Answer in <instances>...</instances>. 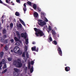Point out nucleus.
<instances>
[{"mask_svg":"<svg viewBox=\"0 0 76 76\" xmlns=\"http://www.w3.org/2000/svg\"><path fill=\"white\" fill-rule=\"evenodd\" d=\"M34 29L35 32H37L35 33L37 37H39H39H41L44 36V38L45 37V34L42 31L40 30L39 29H38L37 28H34Z\"/></svg>","mask_w":76,"mask_h":76,"instance_id":"obj_1","label":"nucleus"},{"mask_svg":"<svg viewBox=\"0 0 76 76\" xmlns=\"http://www.w3.org/2000/svg\"><path fill=\"white\" fill-rule=\"evenodd\" d=\"M14 51L15 53H16V51L18 52V54L19 55H21L22 54V53L20 51V48L19 47L15 46L14 49Z\"/></svg>","mask_w":76,"mask_h":76,"instance_id":"obj_2","label":"nucleus"},{"mask_svg":"<svg viewBox=\"0 0 76 76\" xmlns=\"http://www.w3.org/2000/svg\"><path fill=\"white\" fill-rule=\"evenodd\" d=\"M51 33L53 35V37L54 39L55 40H57V36H56V33L55 31L54 30H52Z\"/></svg>","mask_w":76,"mask_h":76,"instance_id":"obj_3","label":"nucleus"},{"mask_svg":"<svg viewBox=\"0 0 76 76\" xmlns=\"http://www.w3.org/2000/svg\"><path fill=\"white\" fill-rule=\"evenodd\" d=\"M22 66V64L21 63V60L19 59H18L17 61V67H21Z\"/></svg>","mask_w":76,"mask_h":76,"instance_id":"obj_4","label":"nucleus"},{"mask_svg":"<svg viewBox=\"0 0 76 76\" xmlns=\"http://www.w3.org/2000/svg\"><path fill=\"white\" fill-rule=\"evenodd\" d=\"M38 23L39 25L41 26H43L45 25L46 24V23L45 21H43L42 20H38Z\"/></svg>","mask_w":76,"mask_h":76,"instance_id":"obj_5","label":"nucleus"},{"mask_svg":"<svg viewBox=\"0 0 76 76\" xmlns=\"http://www.w3.org/2000/svg\"><path fill=\"white\" fill-rule=\"evenodd\" d=\"M58 51V53L59 54L60 56H62V51L61 50V48L59 47L57 49Z\"/></svg>","mask_w":76,"mask_h":76,"instance_id":"obj_6","label":"nucleus"},{"mask_svg":"<svg viewBox=\"0 0 76 76\" xmlns=\"http://www.w3.org/2000/svg\"><path fill=\"white\" fill-rule=\"evenodd\" d=\"M65 69L66 72H69V71H70V67L69 66H66L65 67Z\"/></svg>","mask_w":76,"mask_h":76,"instance_id":"obj_7","label":"nucleus"},{"mask_svg":"<svg viewBox=\"0 0 76 76\" xmlns=\"http://www.w3.org/2000/svg\"><path fill=\"white\" fill-rule=\"evenodd\" d=\"M19 20L21 23L23 25V26H25V23H24L23 21L22 20L20 19Z\"/></svg>","mask_w":76,"mask_h":76,"instance_id":"obj_8","label":"nucleus"},{"mask_svg":"<svg viewBox=\"0 0 76 76\" xmlns=\"http://www.w3.org/2000/svg\"><path fill=\"white\" fill-rule=\"evenodd\" d=\"M38 16V14L37 12H35L34 13V18H37Z\"/></svg>","mask_w":76,"mask_h":76,"instance_id":"obj_9","label":"nucleus"},{"mask_svg":"<svg viewBox=\"0 0 76 76\" xmlns=\"http://www.w3.org/2000/svg\"><path fill=\"white\" fill-rule=\"evenodd\" d=\"M16 34L18 36V38H20V34H19V33L18 32H17Z\"/></svg>","mask_w":76,"mask_h":76,"instance_id":"obj_10","label":"nucleus"},{"mask_svg":"<svg viewBox=\"0 0 76 76\" xmlns=\"http://www.w3.org/2000/svg\"><path fill=\"white\" fill-rule=\"evenodd\" d=\"M4 54V52H3V51L1 52L0 53V57H1V58H2L3 57V55Z\"/></svg>","mask_w":76,"mask_h":76,"instance_id":"obj_11","label":"nucleus"},{"mask_svg":"<svg viewBox=\"0 0 76 76\" xmlns=\"http://www.w3.org/2000/svg\"><path fill=\"white\" fill-rule=\"evenodd\" d=\"M14 76H19V73L16 72H14Z\"/></svg>","mask_w":76,"mask_h":76,"instance_id":"obj_12","label":"nucleus"},{"mask_svg":"<svg viewBox=\"0 0 76 76\" xmlns=\"http://www.w3.org/2000/svg\"><path fill=\"white\" fill-rule=\"evenodd\" d=\"M33 8L34 9V10H36L37 9V5H36V4H33Z\"/></svg>","mask_w":76,"mask_h":76,"instance_id":"obj_13","label":"nucleus"},{"mask_svg":"<svg viewBox=\"0 0 76 76\" xmlns=\"http://www.w3.org/2000/svg\"><path fill=\"white\" fill-rule=\"evenodd\" d=\"M14 70L15 71V72H19V70L18 69V68H15L14 69Z\"/></svg>","mask_w":76,"mask_h":76,"instance_id":"obj_14","label":"nucleus"},{"mask_svg":"<svg viewBox=\"0 0 76 76\" xmlns=\"http://www.w3.org/2000/svg\"><path fill=\"white\" fill-rule=\"evenodd\" d=\"M1 62H2V64H6V61L4 59H3Z\"/></svg>","mask_w":76,"mask_h":76,"instance_id":"obj_15","label":"nucleus"},{"mask_svg":"<svg viewBox=\"0 0 76 76\" xmlns=\"http://www.w3.org/2000/svg\"><path fill=\"white\" fill-rule=\"evenodd\" d=\"M33 66H32L30 68V72L31 73H32V72H33L34 71V69L33 68Z\"/></svg>","mask_w":76,"mask_h":76,"instance_id":"obj_16","label":"nucleus"},{"mask_svg":"<svg viewBox=\"0 0 76 76\" xmlns=\"http://www.w3.org/2000/svg\"><path fill=\"white\" fill-rule=\"evenodd\" d=\"M17 28H22V25L20 23L19 24H17Z\"/></svg>","mask_w":76,"mask_h":76,"instance_id":"obj_17","label":"nucleus"},{"mask_svg":"<svg viewBox=\"0 0 76 76\" xmlns=\"http://www.w3.org/2000/svg\"><path fill=\"white\" fill-rule=\"evenodd\" d=\"M14 39L16 42L19 41V39L18 38V37H14Z\"/></svg>","mask_w":76,"mask_h":76,"instance_id":"obj_18","label":"nucleus"},{"mask_svg":"<svg viewBox=\"0 0 76 76\" xmlns=\"http://www.w3.org/2000/svg\"><path fill=\"white\" fill-rule=\"evenodd\" d=\"M42 29L43 31H45V29H48V27H47V26H43Z\"/></svg>","mask_w":76,"mask_h":76,"instance_id":"obj_19","label":"nucleus"},{"mask_svg":"<svg viewBox=\"0 0 76 76\" xmlns=\"http://www.w3.org/2000/svg\"><path fill=\"white\" fill-rule=\"evenodd\" d=\"M36 50V46H34V47L31 48V50L33 51H35Z\"/></svg>","mask_w":76,"mask_h":76,"instance_id":"obj_20","label":"nucleus"},{"mask_svg":"<svg viewBox=\"0 0 76 76\" xmlns=\"http://www.w3.org/2000/svg\"><path fill=\"white\" fill-rule=\"evenodd\" d=\"M6 32V30L5 29H4L2 30V34H5Z\"/></svg>","mask_w":76,"mask_h":76,"instance_id":"obj_21","label":"nucleus"},{"mask_svg":"<svg viewBox=\"0 0 76 76\" xmlns=\"http://www.w3.org/2000/svg\"><path fill=\"white\" fill-rule=\"evenodd\" d=\"M3 63H2V62H0V70H1L2 69H1V67L3 66Z\"/></svg>","mask_w":76,"mask_h":76,"instance_id":"obj_22","label":"nucleus"},{"mask_svg":"<svg viewBox=\"0 0 76 76\" xmlns=\"http://www.w3.org/2000/svg\"><path fill=\"white\" fill-rule=\"evenodd\" d=\"M13 23H11L10 24V27L11 28H13Z\"/></svg>","mask_w":76,"mask_h":76,"instance_id":"obj_23","label":"nucleus"},{"mask_svg":"<svg viewBox=\"0 0 76 76\" xmlns=\"http://www.w3.org/2000/svg\"><path fill=\"white\" fill-rule=\"evenodd\" d=\"M15 15H16L17 16H19V15H20V14H19V13L18 12H16L15 13Z\"/></svg>","mask_w":76,"mask_h":76,"instance_id":"obj_24","label":"nucleus"},{"mask_svg":"<svg viewBox=\"0 0 76 76\" xmlns=\"http://www.w3.org/2000/svg\"><path fill=\"white\" fill-rule=\"evenodd\" d=\"M7 59L8 60V61H11L12 60V58H10V57L8 58Z\"/></svg>","mask_w":76,"mask_h":76,"instance_id":"obj_25","label":"nucleus"},{"mask_svg":"<svg viewBox=\"0 0 76 76\" xmlns=\"http://www.w3.org/2000/svg\"><path fill=\"white\" fill-rule=\"evenodd\" d=\"M17 63V61H13V65H15V66L16 65V64Z\"/></svg>","mask_w":76,"mask_h":76,"instance_id":"obj_26","label":"nucleus"},{"mask_svg":"<svg viewBox=\"0 0 76 76\" xmlns=\"http://www.w3.org/2000/svg\"><path fill=\"white\" fill-rule=\"evenodd\" d=\"M7 68V66H6V64H4V67H2V69H6Z\"/></svg>","mask_w":76,"mask_h":76,"instance_id":"obj_27","label":"nucleus"},{"mask_svg":"<svg viewBox=\"0 0 76 76\" xmlns=\"http://www.w3.org/2000/svg\"><path fill=\"white\" fill-rule=\"evenodd\" d=\"M28 70V68L27 67H25L24 68V71L25 73H26L27 72V70Z\"/></svg>","mask_w":76,"mask_h":76,"instance_id":"obj_28","label":"nucleus"},{"mask_svg":"<svg viewBox=\"0 0 76 76\" xmlns=\"http://www.w3.org/2000/svg\"><path fill=\"white\" fill-rule=\"evenodd\" d=\"M7 43H8V42H7V39L6 40H4V41L3 43L4 44H7Z\"/></svg>","mask_w":76,"mask_h":76,"instance_id":"obj_29","label":"nucleus"},{"mask_svg":"<svg viewBox=\"0 0 76 76\" xmlns=\"http://www.w3.org/2000/svg\"><path fill=\"white\" fill-rule=\"evenodd\" d=\"M27 3L28 4V5H29V6H31L32 4V3L29 1H28Z\"/></svg>","mask_w":76,"mask_h":76,"instance_id":"obj_30","label":"nucleus"},{"mask_svg":"<svg viewBox=\"0 0 76 76\" xmlns=\"http://www.w3.org/2000/svg\"><path fill=\"white\" fill-rule=\"evenodd\" d=\"M26 57L27 58H29V54H28V53L26 52Z\"/></svg>","mask_w":76,"mask_h":76,"instance_id":"obj_31","label":"nucleus"},{"mask_svg":"<svg viewBox=\"0 0 76 76\" xmlns=\"http://www.w3.org/2000/svg\"><path fill=\"white\" fill-rule=\"evenodd\" d=\"M25 36V34L23 33H22V34H21V37L22 38H23L24 37V36Z\"/></svg>","mask_w":76,"mask_h":76,"instance_id":"obj_32","label":"nucleus"},{"mask_svg":"<svg viewBox=\"0 0 76 76\" xmlns=\"http://www.w3.org/2000/svg\"><path fill=\"white\" fill-rule=\"evenodd\" d=\"M10 0H6V1L7 3H8V4H10Z\"/></svg>","mask_w":76,"mask_h":76,"instance_id":"obj_33","label":"nucleus"},{"mask_svg":"<svg viewBox=\"0 0 76 76\" xmlns=\"http://www.w3.org/2000/svg\"><path fill=\"white\" fill-rule=\"evenodd\" d=\"M5 51H7L8 50V47L7 46H5L4 48Z\"/></svg>","mask_w":76,"mask_h":76,"instance_id":"obj_34","label":"nucleus"},{"mask_svg":"<svg viewBox=\"0 0 76 76\" xmlns=\"http://www.w3.org/2000/svg\"><path fill=\"white\" fill-rule=\"evenodd\" d=\"M7 69H6L2 72V73H5L7 72Z\"/></svg>","mask_w":76,"mask_h":76,"instance_id":"obj_35","label":"nucleus"},{"mask_svg":"<svg viewBox=\"0 0 76 76\" xmlns=\"http://www.w3.org/2000/svg\"><path fill=\"white\" fill-rule=\"evenodd\" d=\"M26 44H28V43H29V42H28V39H27L26 40Z\"/></svg>","mask_w":76,"mask_h":76,"instance_id":"obj_36","label":"nucleus"},{"mask_svg":"<svg viewBox=\"0 0 76 76\" xmlns=\"http://www.w3.org/2000/svg\"><path fill=\"white\" fill-rule=\"evenodd\" d=\"M4 39H3L2 38L1 39V42L4 43Z\"/></svg>","mask_w":76,"mask_h":76,"instance_id":"obj_37","label":"nucleus"},{"mask_svg":"<svg viewBox=\"0 0 76 76\" xmlns=\"http://www.w3.org/2000/svg\"><path fill=\"white\" fill-rule=\"evenodd\" d=\"M53 42L55 45H57V42L56 41L54 40Z\"/></svg>","mask_w":76,"mask_h":76,"instance_id":"obj_38","label":"nucleus"},{"mask_svg":"<svg viewBox=\"0 0 76 76\" xmlns=\"http://www.w3.org/2000/svg\"><path fill=\"white\" fill-rule=\"evenodd\" d=\"M23 10L24 12H26V7H24L23 8Z\"/></svg>","mask_w":76,"mask_h":76,"instance_id":"obj_39","label":"nucleus"},{"mask_svg":"<svg viewBox=\"0 0 76 76\" xmlns=\"http://www.w3.org/2000/svg\"><path fill=\"white\" fill-rule=\"evenodd\" d=\"M28 69H30V67H31V64L30 63H29L28 64Z\"/></svg>","mask_w":76,"mask_h":76,"instance_id":"obj_40","label":"nucleus"},{"mask_svg":"<svg viewBox=\"0 0 76 76\" xmlns=\"http://www.w3.org/2000/svg\"><path fill=\"white\" fill-rule=\"evenodd\" d=\"M10 41L11 43H13V42H14V40L13 39H11Z\"/></svg>","mask_w":76,"mask_h":76,"instance_id":"obj_41","label":"nucleus"},{"mask_svg":"<svg viewBox=\"0 0 76 76\" xmlns=\"http://www.w3.org/2000/svg\"><path fill=\"white\" fill-rule=\"evenodd\" d=\"M48 29L49 30V31H51V26H49L48 27Z\"/></svg>","mask_w":76,"mask_h":76,"instance_id":"obj_42","label":"nucleus"},{"mask_svg":"<svg viewBox=\"0 0 76 76\" xmlns=\"http://www.w3.org/2000/svg\"><path fill=\"white\" fill-rule=\"evenodd\" d=\"M16 1L18 3H19V4H20V0H16Z\"/></svg>","mask_w":76,"mask_h":76,"instance_id":"obj_43","label":"nucleus"},{"mask_svg":"<svg viewBox=\"0 0 76 76\" xmlns=\"http://www.w3.org/2000/svg\"><path fill=\"white\" fill-rule=\"evenodd\" d=\"M37 10L39 12H41V10L40 8H37Z\"/></svg>","mask_w":76,"mask_h":76,"instance_id":"obj_44","label":"nucleus"},{"mask_svg":"<svg viewBox=\"0 0 76 76\" xmlns=\"http://www.w3.org/2000/svg\"><path fill=\"white\" fill-rule=\"evenodd\" d=\"M25 53H23L22 55V57H25Z\"/></svg>","mask_w":76,"mask_h":76,"instance_id":"obj_45","label":"nucleus"},{"mask_svg":"<svg viewBox=\"0 0 76 76\" xmlns=\"http://www.w3.org/2000/svg\"><path fill=\"white\" fill-rule=\"evenodd\" d=\"M49 39L50 41L51 42H52V41H53V39H52V38H51V37H50L49 38Z\"/></svg>","mask_w":76,"mask_h":76,"instance_id":"obj_46","label":"nucleus"},{"mask_svg":"<svg viewBox=\"0 0 76 76\" xmlns=\"http://www.w3.org/2000/svg\"><path fill=\"white\" fill-rule=\"evenodd\" d=\"M7 37V35L6 34H4L3 35V38H6Z\"/></svg>","mask_w":76,"mask_h":76,"instance_id":"obj_47","label":"nucleus"},{"mask_svg":"<svg viewBox=\"0 0 76 76\" xmlns=\"http://www.w3.org/2000/svg\"><path fill=\"white\" fill-rule=\"evenodd\" d=\"M45 21L46 22H48V19H47L46 18H45Z\"/></svg>","mask_w":76,"mask_h":76,"instance_id":"obj_48","label":"nucleus"},{"mask_svg":"<svg viewBox=\"0 0 76 76\" xmlns=\"http://www.w3.org/2000/svg\"><path fill=\"white\" fill-rule=\"evenodd\" d=\"M36 51L38 52V48H37L36 49V48L35 50Z\"/></svg>","mask_w":76,"mask_h":76,"instance_id":"obj_49","label":"nucleus"},{"mask_svg":"<svg viewBox=\"0 0 76 76\" xmlns=\"http://www.w3.org/2000/svg\"><path fill=\"white\" fill-rule=\"evenodd\" d=\"M4 4L5 6H7V7H8V8H10V7H9V5H7L5 4Z\"/></svg>","mask_w":76,"mask_h":76,"instance_id":"obj_50","label":"nucleus"},{"mask_svg":"<svg viewBox=\"0 0 76 76\" xmlns=\"http://www.w3.org/2000/svg\"><path fill=\"white\" fill-rule=\"evenodd\" d=\"M31 65H34V61H32L31 62Z\"/></svg>","mask_w":76,"mask_h":76,"instance_id":"obj_51","label":"nucleus"},{"mask_svg":"<svg viewBox=\"0 0 76 76\" xmlns=\"http://www.w3.org/2000/svg\"><path fill=\"white\" fill-rule=\"evenodd\" d=\"M24 7H26V6L25 4H23Z\"/></svg>","mask_w":76,"mask_h":76,"instance_id":"obj_52","label":"nucleus"},{"mask_svg":"<svg viewBox=\"0 0 76 76\" xmlns=\"http://www.w3.org/2000/svg\"><path fill=\"white\" fill-rule=\"evenodd\" d=\"M26 37H27V36H26V35H24V38L25 39L26 38Z\"/></svg>","mask_w":76,"mask_h":76,"instance_id":"obj_53","label":"nucleus"},{"mask_svg":"<svg viewBox=\"0 0 76 76\" xmlns=\"http://www.w3.org/2000/svg\"><path fill=\"white\" fill-rule=\"evenodd\" d=\"M41 15L42 16H44V14L42 12H41Z\"/></svg>","mask_w":76,"mask_h":76,"instance_id":"obj_54","label":"nucleus"},{"mask_svg":"<svg viewBox=\"0 0 76 76\" xmlns=\"http://www.w3.org/2000/svg\"><path fill=\"white\" fill-rule=\"evenodd\" d=\"M0 3H1V4H2V3H3V2H2L1 0H0Z\"/></svg>","mask_w":76,"mask_h":76,"instance_id":"obj_55","label":"nucleus"},{"mask_svg":"<svg viewBox=\"0 0 76 76\" xmlns=\"http://www.w3.org/2000/svg\"><path fill=\"white\" fill-rule=\"evenodd\" d=\"M1 22L2 23H3V22H4V20H3V19L1 20Z\"/></svg>","mask_w":76,"mask_h":76,"instance_id":"obj_56","label":"nucleus"},{"mask_svg":"<svg viewBox=\"0 0 76 76\" xmlns=\"http://www.w3.org/2000/svg\"><path fill=\"white\" fill-rule=\"evenodd\" d=\"M35 44V42H33L32 43V44Z\"/></svg>","mask_w":76,"mask_h":76,"instance_id":"obj_57","label":"nucleus"},{"mask_svg":"<svg viewBox=\"0 0 76 76\" xmlns=\"http://www.w3.org/2000/svg\"><path fill=\"white\" fill-rule=\"evenodd\" d=\"M11 52H12H12H13V50H11Z\"/></svg>","mask_w":76,"mask_h":76,"instance_id":"obj_58","label":"nucleus"},{"mask_svg":"<svg viewBox=\"0 0 76 76\" xmlns=\"http://www.w3.org/2000/svg\"><path fill=\"white\" fill-rule=\"evenodd\" d=\"M2 28H3L1 27V26H0V29H2Z\"/></svg>","mask_w":76,"mask_h":76,"instance_id":"obj_59","label":"nucleus"},{"mask_svg":"<svg viewBox=\"0 0 76 76\" xmlns=\"http://www.w3.org/2000/svg\"><path fill=\"white\" fill-rule=\"evenodd\" d=\"M7 28H9V26L8 25L7 26Z\"/></svg>","mask_w":76,"mask_h":76,"instance_id":"obj_60","label":"nucleus"},{"mask_svg":"<svg viewBox=\"0 0 76 76\" xmlns=\"http://www.w3.org/2000/svg\"><path fill=\"white\" fill-rule=\"evenodd\" d=\"M1 46L2 47H3V44H1Z\"/></svg>","mask_w":76,"mask_h":76,"instance_id":"obj_61","label":"nucleus"},{"mask_svg":"<svg viewBox=\"0 0 76 76\" xmlns=\"http://www.w3.org/2000/svg\"><path fill=\"white\" fill-rule=\"evenodd\" d=\"M48 31V33H49V32H50V31H49V30H48V31Z\"/></svg>","mask_w":76,"mask_h":76,"instance_id":"obj_62","label":"nucleus"},{"mask_svg":"<svg viewBox=\"0 0 76 76\" xmlns=\"http://www.w3.org/2000/svg\"><path fill=\"white\" fill-rule=\"evenodd\" d=\"M26 50H27V48H26Z\"/></svg>","mask_w":76,"mask_h":76,"instance_id":"obj_63","label":"nucleus"},{"mask_svg":"<svg viewBox=\"0 0 76 76\" xmlns=\"http://www.w3.org/2000/svg\"><path fill=\"white\" fill-rule=\"evenodd\" d=\"M58 37H59V35H58Z\"/></svg>","mask_w":76,"mask_h":76,"instance_id":"obj_64","label":"nucleus"}]
</instances>
